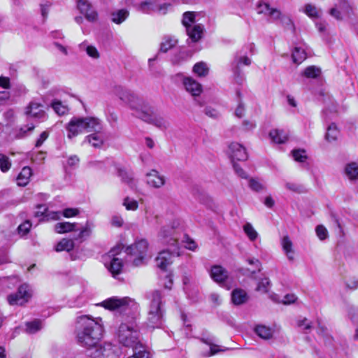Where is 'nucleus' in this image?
<instances>
[{"label": "nucleus", "instance_id": "f257e3e1", "mask_svg": "<svg viewBox=\"0 0 358 358\" xmlns=\"http://www.w3.org/2000/svg\"><path fill=\"white\" fill-rule=\"evenodd\" d=\"M101 304L106 309L129 315L130 320L127 322H122L116 331L118 342L123 346L132 348L134 350L143 345L134 322V315L138 308L136 301L129 297L114 296L103 301Z\"/></svg>", "mask_w": 358, "mask_h": 358}, {"label": "nucleus", "instance_id": "f03ea898", "mask_svg": "<svg viewBox=\"0 0 358 358\" xmlns=\"http://www.w3.org/2000/svg\"><path fill=\"white\" fill-rule=\"evenodd\" d=\"M113 94L129 107L136 117L162 130L169 127L170 124L165 117L156 113L152 105L131 90L120 85L115 86Z\"/></svg>", "mask_w": 358, "mask_h": 358}, {"label": "nucleus", "instance_id": "7ed1b4c3", "mask_svg": "<svg viewBox=\"0 0 358 358\" xmlns=\"http://www.w3.org/2000/svg\"><path fill=\"white\" fill-rule=\"evenodd\" d=\"M179 227L180 221L176 219L171 222V225L164 226L159 233L161 241L172 248L160 252L156 257V265L162 271H167V267L173 263V259L180 255Z\"/></svg>", "mask_w": 358, "mask_h": 358}, {"label": "nucleus", "instance_id": "20e7f679", "mask_svg": "<svg viewBox=\"0 0 358 358\" xmlns=\"http://www.w3.org/2000/svg\"><path fill=\"white\" fill-rule=\"evenodd\" d=\"M101 320H94L88 315H80L76 319L75 334L77 342L87 348L88 352L101 340L103 333Z\"/></svg>", "mask_w": 358, "mask_h": 358}, {"label": "nucleus", "instance_id": "39448f33", "mask_svg": "<svg viewBox=\"0 0 358 358\" xmlns=\"http://www.w3.org/2000/svg\"><path fill=\"white\" fill-rule=\"evenodd\" d=\"M165 309L162 301V296L159 291H154L150 294V303L147 317L148 327L161 328L164 322Z\"/></svg>", "mask_w": 358, "mask_h": 358}, {"label": "nucleus", "instance_id": "423d86ee", "mask_svg": "<svg viewBox=\"0 0 358 358\" xmlns=\"http://www.w3.org/2000/svg\"><path fill=\"white\" fill-rule=\"evenodd\" d=\"M67 137L72 138L83 132L98 131L101 129V124L97 118L73 117L66 126Z\"/></svg>", "mask_w": 358, "mask_h": 358}, {"label": "nucleus", "instance_id": "0eeeda50", "mask_svg": "<svg viewBox=\"0 0 358 358\" xmlns=\"http://www.w3.org/2000/svg\"><path fill=\"white\" fill-rule=\"evenodd\" d=\"M9 76H1V102L10 101L13 102L17 96V86L15 83L16 70L9 65Z\"/></svg>", "mask_w": 358, "mask_h": 358}, {"label": "nucleus", "instance_id": "6e6552de", "mask_svg": "<svg viewBox=\"0 0 358 358\" xmlns=\"http://www.w3.org/2000/svg\"><path fill=\"white\" fill-rule=\"evenodd\" d=\"M122 250L121 245H117L112 248L108 253L107 257L110 259L109 262H105V266L108 268L113 278H117V276L122 273L123 268L122 259L117 256L120 254Z\"/></svg>", "mask_w": 358, "mask_h": 358}, {"label": "nucleus", "instance_id": "1a4fd4ad", "mask_svg": "<svg viewBox=\"0 0 358 358\" xmlns=\"http://www.w3.org/2000/svg\"><path fill=\"white\" fill-rule=\"evenodd\" d=\"M93 358H115L118 355V348L110 343H101L99 341L88 352Z\"/></svg>", "mask_w": 358, "mask_h": 358}, {"label": "nucleus", "instance_id": "9d476101", "mask_svg": "<svg viewBox=\"0 0 358 358\" xmlns=\"http://www.w3.org/2000/svg\"><path fill=\"white\" fill-rule=\"evenodd\" d=\"M148 246V243L147 241L141 239L136 241L134 245H131L127 248V253L136 257L133 261L135 266H138L143 264L146 256Z\"/></svg>", "mask_w": 358, "mask_h": 358}, {"label": "nucleus", "instance_id": "9b49d317", "mask_svg": "<svg viewBox=\"0 0 358 358\" xmlns=\"http://www.w3.org/2000/svg\"><path fill=\"white\" fill-rule=\"evenodd\" d=\"M31 297V290L27 284L21 285L15 294L8 296V301L10 305L22 306L26 303Z\"/></svg>", "mask_w": 358, "mask_h": 358}, {"label": "nucleus", "instance_id": "f8f14e48", "mask_svg": "<svg viewBox=\"0 0 358 358\" xmlns=\"http://www.w3.org/2000/svg\"><path fill=\"white\" fill-rule=\"evenodd\" d=\"M25 114L27 117L34 118L40 122L47 119V115L44 110V106L36 101H31L25 108Z\"/></svg>", "mask_w": 358, "mask_h": 358}, {"label": "nucleus", "instance_id": "ddd939ff", "mask_svg": "<svg viewBox=\"0 0 358 358\" xmlns=\"http://www.w3.org/2000/svg\"><path fill=\"white\" fill-rule=\"evenodd\" d=\"M257 12L258 14L268 16L270 21L278 22L283 15L279 10L271 7L268 3L263 1H259L257 5Z\"/></svg>", "mask_w": 358, "mask_h": 358}, {"label": "nucleus", "instance_id": "4468645a", "mask_svg": "<svg viewBox=\"0 0 358 358\" xmlns=\"http://www.w3.org/2000/svg\"><path fill=\"white\" fill-rule=\"evenodd\" d=\"M250 50L252 52V45H250L236 52L233 61L231 63V69H240L241 66H249L251 64V59L248 56L246 55V50Z\"/></svg>", "mask_w": 358, "mask_h": 358}, {"label": "nucleus", "instance_id": "2eb2a0df", "mask_svg": "<svg viewBox=\"0 0 358 358\" xmlns=\"http://www.w3.org/2000/svg\"><path fill=\"white\" fill-rule=\"evenodd\" d=\"M177 77L181 78L183 86L187 92L190 93L193 96H198L202 92L201 85L191 77H185L182 74L177 75Z\"/></svg>", "mask_w": 358, "mask_h": 358}, {"label": "nucleus", "instance_id": "dca6fc26", "mask_svg": "<svg viewBox=\"0 0 358 358\" xmlns=\"http://www.w3.org/2000/svg\"><path fill=\"white\" fill-rule=\"evenodd\" d=\"M210 274L214 281L227 289H229V287L227 285L229 280L228 273L222 266L218 265L213 266Z\"/></svg>", "mask_w": 358, "mask_h": 358}, {"label": "nucleus", "instance_id": "f3484780", "mask_svg": "<svg viewBox=\"0 0 358 358\" xmlns=\"http://www.w3.org/2000/svg\"><path fill=\"white\" fill-rule=\"evenodd\" d=\"M228 154L231 162L245 161L248 158L245 148L238 143H231L229 145Z\"/></svg>", "mask_w": 358, "mask_h": 358}, {"label": "nucleus", "instance_id": "a211bd4d", "mask_svg": "<svg viewBox=\"0 0 358 358\" xmlns=\"http://www.w3.org/2000/svg\"><path fill=\"white\" fill-rule=\"evenodd\" d=\"M166 5H159L156 2L152 1H145L141 2L138 6V10L143 13H151L153 12L162 13L163 14L165 13V11H162L164 7Z\"/></svg>", "mask_w": 358, "mask_h": 358}, {"label": "nucleus", "instance_id": "6ab92c4d", "mask_svg": "<svg viewBox=\"0 0 358 358\" xmlns=\"http://www.w3.org/2000/svg\"><path fill=\"white\" fill-rule=\"evenodd\" d=\"M204 31L205 29L203 24H196L190 28H187L186 32L192 43H197L203 38Z\"/></svg>", "mask_w": 358, "mask_h": 358}, {"label": "nucleus", "instance_id": "aec40b11", "mask_svg": "<svg viewBox=\"0 0 358 358\" xmlns=\"http://www.w3.org/2000/svg\"><path fill=\"white\" fill-rule=\"evenodd\" d=\"M35 217H43L42 220H59L61 217L60 212H48L45 205L37 206V210L35 212Z\"/></svg>", "mask_w": 358, "mask_h": 358}, {"label": "nucleus", "instance_id": "412c9836", "mask_svg": "<svg viewBox=\"0 0 358 358\" xmlns=\"http://www.w3.org/2000/svg\"><path fill=\"white\" fill-rule=\"evenodd\" d=\"M147 183L155 188H159L165 183V179L163 176H159L158 172L152 170L146 174Z\"/></svg>", "mask_w": 358, "mask_h": 358}, {"label": "nucleus", "instance_id": "4be33fe9", "mask_svg": "<svg viewBox=\"0 0 358 358\" xmlns=\"http://www.w3.org/2000/svg\"><path fill=\"white\" fill-rule=\"evenodd\" d=\"M254 331L260 338L266 341L271 339L274 334V329L264 324H257Z\"/></svg>", "mask_w": 358, "mask_h": 358}, {"label": "nucleus", "instance_id": "5701e85b", "mask_svg": "<svg viewBox=\"0 0 358 358\" xmlns=\"http://www.w3.org/2000/svg\"><path fill=\"white\" fill-rule=\"evenodd\" d=\"M282 250L289 261L294 260V250L293 243L288 236H285L281 240Z\"/></svg>", "mask_w": 358, "mask_h": 358}, {"label": "nucleus", "instance_id": "b1692460", "mask_svg": "<svg viewBox=\"0 0 358 358\" xmlns=\"http://www.w3.org/2000/svg\"><path fill=\"white\" fill-rule=\"evenodd\" d=\"M178 43V40L171 36H165L162 38V41L160 43V47L159 50V52L166 53L169 50L174 48Z\"/></svg>", "mask_w": 358, "mask_h": 358}, {"label": "nucleus", "instance_id": "393cba45", "mask_svg": "<svg viewBox=\"0 0 358 358\" xmlns=\"http://www.w3.org/2000/svg\"><path fill=\"white\" fill-rule=\"evenodd\" d=\"M248 299L246 292L242 289H235L231 292V301L235 305H241L247 301Z\"/></svg>", "mask_w": 358, "mask_h": 358}, {"label": "nucleus", "instance_id": "a878e982", "mask_svg": "<svg viewBox=\"0 0 358 358\" xmlns=\"http://www.w3.org/2000/svg\"><path fill=\"white\" fill-rule=\"evenodd\" d=\"M100 131H94V134L87 136L85 138V142L91 144L94 148H100L103 143V137Z\"/></svg>", "mask_w": 358, "mask_h": 358}, {"label": "nucleus", "instance_id": "bb28decb", "mask_svg": "<svg viewBox=\"0 0 358 358\" xmlns=\"http://www.w3.org/2000/svg\"><path fill=\"white\" fill-rule=\"evenodd\" d=\"M269 136L273 142L282 144L287 140V134L285 131L280 129H273L269 132Z\"/></svg>", "mask_w": 358, "mask_h": 358}, {"label": "nucleus", "instance_id": "cd10ccee", "mask_svg": "<svg viewBox=\"0 0 358 358\" xmlns=\"http://www.w3.org/2000/svg\"><path fill=\"white\" fill-rule=\"evenodd\" d=\"M94 225L92 222L87 220L85 224L80 229L76 240H80V242L83 241L87 238L90 237Z\"/></svg>", "mask_w": 358, "mask_h": 358}, {"label": "nucleus", "instance_id": "c85d7f7f", "mask_svg": "<svg viewBox=\"0 0 358 358\" xmlns=\"http://www.w3.org/2000/svg\"><path fill=\"white\" fill-rule=\"evenodd\" d=\"M31 169L28 166H24L17 178V182L19 186H25L29 180L31 176Z\"/></svg>", "mask_w": 358, "mask_h": 358}, {"label": "nucleus", "instance_id": "c756f323", "mask_svg": "<svg viewBox=\"0 0 358 358\" xmlns=\"http://www.w3.org/2000/svg\"><path fill=\"white\" fill-rule=\"evenodd\" d=\"M77 226V223H70L68 222H58L55 225V230L57 233L64 234L75 231Z\"/></svg>", "mask_w": 358, "mask_h": 358}, {"label": "nucleus", "instance_id": "7c9ffc66", "mask_svg": "<svg viewBox=\"0 0 358 358\" xmlns=\"http://www.w3.org/2000/svg\"><path fill=\"white\" fill-rule=\"evenodd\" d=\"M129 16V11L127 9H120L111 13V20L113 22L120 24L122 23Z\"/></svg>", "mask_w": 358, "mask_h": 358}, {"label": "nucleus", "instance_id": "2f4dec72", "mask_svg": "<svg viewBox=\"0 0 358 358\" xmlns=\"http://www.w3.org/2000/svg\"><path fill=\"white\" fill-rule=\"evenodd\" d=\"M345 173L350 180L358 179V164L355 162L348 164L345 169Z\"/></svg>", "mask_w": 358, "mask_h": 358}, {"label": "nucleus", "instance_id": "473e14b6", "mask_svg": "<svg viewBox=\"0 0 358 358\" xmlns=\"http://www.w3.org/2000/svg\"><path fill=\"white\" fill-rule=\"evenodd\" d=\"M74 248V242L72 239L63 238L55 246L57 252H69Z\"/></svg>", "mask_w": 358, "mask_h": 358}, {"label": "nucleus", "instance_id": "72a5a7b5", "mask_svg": "<svg viewBox=\"0 0 358 358\" xmlns=\"http://www.w3.org/2000/svg\"><path fill=\"white\" fill-rule=\"evenodd\" d=\"M26 332L30 334H35L40 331L43 327L42 321L40 320H34L31 322L26 323Z\"/></svg>", "mask_w": 358, "mask_h": 358}, {"label": "nucleus", "instance_id": "f704fd0d", "mask_svg": "<svg viewBox=\"0 0 358 358\" xmlns=\"http://www.w3.org/2000/svg\"><path fill=\"white\" fill-rule=\"evenodd\" d=\"M190 57L191 55L188 51L180 50L172 57L171 62L174 64H180L187 61Z\"/></svg>", "mask_w": 358, "mask_h": 358}, {"label": "nucleus", "instance_id": "c9c22d12", "mask_svg": "<svg viewBox=\"0 0 358 358\" xmlns=\"http://www.w3.org/2000/svg\"><path fill=\"white\" fill-rule=\"evenodd\" d=\"M209 69L206 63L199 62L193 66V72L199 77H205L208 73Z\"/></svg>", "mask_w": 358, "mask_h": 358}, {"label": "nucleus", "instance_id": "e433bc0d", "mask_svg": "<svg viewBox=\"0 0 358 358\" xmlns=\"http://www.w3.org/2000/svg\"><path fill=\"white\" fill-rule=\"evenodd\" d=\"M320 74L321 69L315 66L306 67L302 73V75L307 78H317Z\"/></svg>", "mask_w": 358, "mask_h": 358}, {"label": "nucleus", "instance_id": "4c0bfd02", "mask_svg": "<svg viewBox=\"0 0 358 358\" xmlns=\"http://www.w3.org/2000/svg\"><path fill=\"white\" fill-rule=\"evenodd\" d=\"M339 131L334 123H331L327 128L325 138L327 141H334L337 139Z\"/></svg>", "mask_w": 358, "mask_h": 358}, {"label": "nucleus", "instance_id": "58836bf2", "mask_svg": "<svg viewBox=\"0 0 358 358\" xmlns=\"http://www.w3.org/2000/svg\"><path fill=\"white\" fill-rule=\"evenodd\" d=\"M292 57L294 63L301 64L306 58V53L303 49L296 47L292 52Z\"/></svg>", "mask_w": 358, "mask_h": 358}, {"label": "nucleus", "instance_id": "ea45409f", "mask_svg": "<svg viewBox=\"0 0 358 358\" xmlns=\"http://www.w3.org/2000/svg\"><path fill=\"white\" fill-rule=\"evenodd\" d=\"M119 176L121 178L122 182L129 185L131 187H134L135 184L133 178V174L126 170L120 169L118 171Z\"/></svg>", "mask_w": 358, "mask_h": 358}, {"label": "nucleus", "instance_id": "a19ab883", "mask_svg": "<svg viewBox=\"0 0 358 358\" xmlns=\"http://www.w3.org/2000/svg\"><path fill=\"white\" fill-rule=\"evenodd\" d=\"M195 22V15L193 12H185L183 13L182 24L185 27L186 30L187 28L193 27Z\"/></svg>", "mask_w": 358, "mask_h": 358}, {"label": "nucleus", "instance_id": "79ce46f5", "mask_svg": "<svg viewBox=\"0 0 358 358\" xmlns=\"http://www.w3.org/2000/svg\"><path fill=\"white\" fill-rule=\"evenodd\" d=\"M51 107L59 115H63L68 112L67 106L62 104V103L58 100L53 101L51 103Z\"/></svg>", "mask_w": 358, "mask_h": 358}, {"label": "nucleus", "instance_id": "37998d69", "mask_svg": "<svg viewBox=\"0 0 358 358\" xmlns=\"http://www.w3.org/2000/svg\"><path fill=\"white\" fill-rule=\"evenodd\" d=\"M279 24L285 29L294 31V24L291 17L286 15H282Z\"/></svg>", "mask_w": 358, "mask_h": 358}, {"label": "nucleus", "instance_id": "c03bdc74", "mask_svg": "<svg viewBox=\"0 0 358 358\" xmlns=\"http://www.w3.org/2000/svg\"><path fill=\"white\" fill-rule=\"evenodd\" d=\"M243 230L250 241L256 240L258 234L250 223H246L243 227Z\"/></svg>", "mask_w": 358, "mask_h": 358}, {"label": "nucleus", "instance_id": "a18cd8bd", "mask_svg": "<svg viewBox=\"0 0 358 358\" xmlns=\"http://www.w3.org/2000/svg\"><path fill=\"white\" fill-rule=\"evenodd\" d=\"M305 13L312 18H317L320 15V10H318L315 6L308 3L304 8Z\"/></svg>", "mask_w": 358, "mask_h": 358}, {"label": "nucleus", "instance_id": "49530a36", "mask_svg": "<svg viewBox=\"0 0 358 358\" xmlns=\"http://www.w3.org/2000/svg\"><path fill=\"white\" fill-rule=\"evenodd\" d=\"M236 96L238 98V106L235 110V115L239 118L242 117L245 114V107L241 101V92L239 90L236 91Z\"/></svg>", "mask_w": 358, "mask_h": 358}, {"label": "nucleus", "instance_id": "de8ad7c7", "mask_svg": "<svg viewBox=\"0 0 358 358\" xmlns=\"http://www.w3.org/2000/svg\"><path fill=\"white\" fill-rule=\"evenodd\" d=\"M123 205L128 210H136L138 207L137 201L129 197H126L124 199Z\"/></svg>", "mask_w": 358, "mask_h": 358}, {"label": "nucleus", "instance_id": "09e8293b", "mask_svg": "<svg viewBox=\"0 0 358 358\" xmlns=\"http://www.w3.org/2000/svg\"><path fill=\"white\" fill-rule=\"evenodd\" d=\"M271 282L268 278H262L258 283L257 290L263 293H266L268 291Z\"/></svg>", "mask_w": 358, "mask_h": 358}, {"label": "nucleus", "instance_id": "8fccbe9b", "mask_svg": "<svg viewBox=\"0 0 358 358\" xmlns=\"http://www.w3.org/2000/svg\"><path fill=\"white\" fill-rule=\"evenodd\" d=\"M134 351V355L128 358H149V352L143 345H140L137 350Z\"/></svg>", "mask_w": 358, "mask_h": 358}, {"label": "nucleus", "instance_id": "3c124183", "mask_svg": "<svg viewBox=\"0 0 358 358\" xmlns=\"http://www.w3.org/2000/svg\"><path fill=\"white\" fill-rule=\"evenodd\" d=\"M83 14L85 15V18L90 22H94L98 17V14L92 6Z\"/></svg>", "mask_w": 358, "mask_h": 358}, {"label": "nucleus", "instance_id": "603ef678", "mask_svg": "<svg viewBox=\"0 0 358 358\" xmlns=\"http://www.w3.org/2000/svg\"><path fill=\"white\" fill-rule=\"evenodd\" d=\"M34 127L35 126L32 123L28 124L27 125L21 127L17 134V137L23 138L26 136L28 132H31L34 130Z\"/></svg>", "mask_w": 358, "mask_h": 358}, {"label": "nucleus", "instance_id": "864d4df0", "mask_svg": "<svg viewBox=\"0 0 358 358\" xmlns=\"http://www.w3.org/2000/svg\"><path fill=\"white\" fill-rule=\"evenodd\" d=\"M292 155L295 161L303 162L307 157L304 150H294L292 151Z\"/></svg>", "mask_w": 358, "mask_h": 358}, {"label": "nucleus", "instance_id": "5fc2aeb1", "mask_svg": "<svg viewBox=\"0 0 358 358\" xmlns=\"http://www.w3.org/2000/svg\"><path fill=\"white\" fill-rule=\"evenodd\" d=\"M51 5V2L48 1H44L41 3V13L43 20H45V19L47 18Z\"/></svg>", "mask_w": 358, "mask_h": 358}, {"label": "nucleus", "instance_id": "6e6d98bb", "mask_svg": "<svg viewBox=\"0 0 358 358\" xmlns=\"http://www.w3.org/2000/svg\"><path fill=\"white\" fill-rule=\"evenodd\" d=\"M31 227V223L29 220H26L19 225L17 229L20 234L22 236L26 235Z\"/></svg>", "mask_w": 358, "mask_h": 358}, {"label": "nucleus", "instance_id": "4d7b16f0", "mask_svg": "<svg viewBox=\"0 0 358 358\" xmlns=\"http://www.w3.org/2000/svg\"><path fill=\"white\" fill-rule=\"evenodd\" d=\"M92 6V4L87 0H77V7L81 13L85 12Z\"/></svg>", "mask_w": 358, "mask_h": 358}, {"label": "nucleus", "instance_id": "13d9d810", "mask_svg": "<svg viewBox=\"0 0 358 358\" xmlns=\"http://www.w3.org/2000/svg\"><path fill=\"white\" fill-rule=\"evenodd\" d=\"M315 231L320 240H324L328 236V231L323 225H318L315 229Z\"/></svg>", "mask_w": 358, "mask_h": 358}, {"label": "nucleus", "instance_id": "bf43d9fd", "mask_svg": "<svg viewBox=\"0 0 358 358\" xmlns=\"http://www.w3.org/2000/svg\"><path fill=\"white\" fill-rule=\"evenodd\" d=\"M298 327L304 331H310L312 329L311 322L307 318L299 320L297 322Z\"/></svg>", "mask_w": 358, "mask_h": 358}, {"label": "nucleus", "instance_id": "052dcab7", "mask_svg": "<svg viewBox=\"0 0 358 358\" xmlns=\"http://www.w3.org/2000/svg\"><path fill=\"white\" fill-rule=\"evenodd\" d=\"M231 71L234 73L236 83L238 85H242L245 81V76L241 69H237L236 71L235 69H231Z\"/></svg>", "mask_w": 358, "mask_h": 358}, {"label": "nucleus", "instance_id": "680f3d73", "mask_svg": "<svg viewBox=\"0 0 358 358\" xmlns=\"http://www.w3.org/2000/svg\"><path fill=\"white\" fill-rule=\"evenodd\" d=\"M249 186L252 190L255 192H260L264 189L263 185L260 183L258 180L253 178H251L250 180Z\"/></svg>", "mask_w": 358, "mask_h": 358}, {"label": "nucleus", "instance_id": "e2e57ef3", "mask_svg": "<svg viewBox=\"0 0 358 358\" xmlns=\"http://www.w3.org/2000/svg\"><path fill=\"white\" fill-rule=\"evenodd\" d=\"M11 166V162L8 157L1 155V172L8 171Z\"/></svg>", "mask_w": 358, "mask_h": 358}, {"label": "nucleus", "instance_id": "0e129e2a", "mask_svg": "<svg viewBox=\"0 0 358 358\" xmlns=\"http://www.w3.org/2000/svg\"><path fill=\"white\" fill-rule=\"evenodd\" d=\"M79 213V210L78 208H68L63 210L62 215L65 217H75Z\"/></svg>", "mask_w": 358, "mask_h": 358}, {"label": "nucleus", "instance_id": "69168bd1", "mask_svg": "<svg viewBox=\"0 0 358 358\" xmlns=\"http://www.w3.org/2000/svg\"><path fill=\"white\" fill-rule=\"evenodd\" d=\"M86 52L89 57L93 59H98L99 57V53L97 49L93 45H90V47H87Z\"/></svg>", "mask_w": 358, "mask_h": 358}, {"label": "nucleus", "instance_id": "338daca9", "mask_svg": "<svg viewBox=\"0 0 358 358\" xmlns=\"http://www.w3.org/2000/svg\"><path fill=\"white\" fill-rule=\"evenodd\" d=\"M204 113L206 115L212 118H217L220 116L219 112L211 107H206L204 109Z\"/></svg>", "mask_w": 358, "mask_h": 358}, {"label": "nucleus", "instance_id": "774afa93", "mask_svg": "<svg viewBox=\"0 0 358 358\" xmlns=\"http://www.w3.org/2000/svg\"><path fill=\"white\" fill-rule=\"evenodd\" d=\"M4 118L7 121L6 125L11 124L15 120V113L13 109H10L4 113Z\"/></svg>", "mask_w": 358, "mask_h": 358}]
</instances>
